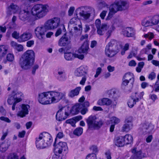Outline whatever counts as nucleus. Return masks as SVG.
I'll use <instances>...</instances> for the list:
<instances>
[{"mask_svg": "<svg viewBox=\"0 0 159 159\" xmlns=\"http://www.w3.org/2000/svg\"><path fill=\"white\" fill-rule=\"evenodd\" d=\"M11 47L16 49L19 52L23 51V47L22 45L18 44L14 41L11 42Z\"/></svg>", "mask_w": 159, "mask_h": 159, "instance_id": "obj_34", "label": "nucleus"}, {"mask_svg": "<svg viewBox=\"0 0 159 159\" xmlns=\"http://www.w3.org/2000/svg\"><path fill=\"white\" fill-rule=\"evenodd\" d=\"M115 143L116 145L119 147H121L125 144L123 137L122 136L117 137L115 140Z\"/></svg>", "mask_w": 159, "mask_h": 159, "instance_id": "obj_32", "label": "nucleus"}, {"mask_svg": "<svg viewBox=\"0 0 159 159\" xmlns=\"http://www.w3.org/2000/svg\"><path fill=\"white\" fill-rule=\"evenodd\" d=\"M0 119L2 120L5 121L7 123H10L11 121L8 118L4 116L1 117H0Z\"/></svg>", "mask_w": 159, "mask_h": 159, "instance_id": "obj_63", "label": "nucleus"}, {"mask_svg": "<svg viewBox=\"0 0 159 159\" xmlns=\"http://www.w3.org/2000/svg\"><path fill=\"white\" fill-rule=\"evenodd\" d=\"M70 40L66 35L63 36L59 39L58 45L61 47L65 46L70 43Z\"/></svg>", "mask_w": 159, "mask_h": 159, "instance_id": "obj_25", "label": "nucleus"}, {"mask_svg": "<svg viewBox=\"0 0 159 159\" xmlns=\"http://www.w3.org/2000/svg\"><path fill=\"white\" fill-rule=\"evenodd\" d=\"M12 36L13 38L17 39L19 42V37H20V34L16 31H14L12 34Z\"/></svg>", "mask_w": 159, "mask_h": 159, "instance_id": "obj_54", "label": "nucleus"}, {"mask_svg": "<svg viewBox=\"0 0 159 159\" xmlns=\"http://www.w3.org/2000/svg\"><path fill=\"white\" fill-rule=\"evenodd\" d=\"M64 57L65 59L67 61H72L75 58L82 60L84 58V55L78 54L76 53H72L71 52H65Z\"/></svg>", "mask_w": 159, "mask_h": 159, "instance_id": "obj_14", "label": "nucleus"}, {"mask_svg": "<svg viewBox=\"0 0 159 159\" xmlns=\"http://www.w3.org/2000/svg\"><path fill=\"white\" fill-rule=\"evenodd\" d=\"M111 94H113V95L115 97V98H116L118 97V91H117L115 89V90H114V89H112V90L111 91Z\"/></svg>", "mask_w": 159, "mask_h": 159, "instance_id": "obj_64", "label": "nucleus"}, {"mask_svg": "<svg viewBox=\"0 0 159 159\" xmlns=\"http://www.w3.org/2000/svg\"><path fill=\"white\" fill-rule=\"evenodd\" d=\"M21 110L18 111L17 115L21 117H23L29 113L28 109L30 108L29 105L22 104L20 106Z\"/></svg>", "mask_w": 159, "mask_h": 159, "instance_id": "obj_16", "label": "nucleus"}, {"mask_svg": "<svg viewBox=\"0 0 159 159\" xmlns=\"http://www.w3.org/2000/svg\"><path fill=\"white\" fill-rule=\"evenodd\" d=\"M38 101L39 103L42 104H51V102L49 91L39 94Z\"/></svg>", "mask_w": 159, "mask_h": 159, "instance_id": "obj_9", "label": "nucleus"}, {"mask_svg": "<svg viewBox=\"0 0 159 159\" xmlns=\"http://www.w3.org/2000/svg\"><path fill=\"white\" fill-rule=\"evenodd\" d=\"M95 13V10L93 8H90V10L88 12L82 11L80 13V16L83 17L85 19H88L90 16V14L94 15Z\"/></svg>", "mask_w": 159, "mask_h": 159, "instance_id": "obj_22", "label": "nucleus"}, {"mask_svg": "<svg viewBox=\"0 0 159 159\" xmlns=\"http://www.w3.org/2000/svg\"><path fill=\"white\" fill-rule=\"evenodd\" d=\"M80 110L79 105H75L73 107L71 111V113L73 115H76L78 113Z\"/></svg>", "mask_w": 159, "mask_h": 159, "instance_id": "obj_43", "label": "nucleus"}, {"mask_svg": "<svg viewBox=\"0 0 159 159\" xmlns=\"http://www.w3.org/2000/svg\"><path fill=\"white\" fill-rule=\"evenodd\" d=\"M133 125L125 123L122 127V131L126 132H129L133 128Z\"/></svg>", "mask_w": 159, "mask_h": 159, "instance_id": "obj_38", "label": "nucleus"}, {"mask_svg": "<svg viewBox=\"0 0 159 159\" xmlns=\"http://www.w3.org/2000/svg\"><path fill=\"white\" fill-rule=\"evenodd\" d=\"M88 128L93 130L98 129L100 128L103 124L102 120H98L95 116L91 115L86 120Z\"/></svg>", "mask_w": 159, "mask_h": 159, "instance_id": "obj_5", "label": "nucleus"}, {"mask_svg": "<svg viewBox=\"0 0 159 159\" xmlns=\"http://www.w3.org/2000/svg\"><path fill=\"white\" fill-rule=\"evenodd\" d=\"M35 53L32 50H28L22 56L19 61V65L21 68L27 70L30 68L34 61Z\"/></svg>", "mask_w": 159, "mask_h": 159, "instance_id": "obj_1", "label": "nucleus"}, {"mask_svg": "<svg viewBox=\"0 0 159 159\" xmlns=\"http://www.w3.org/2000/svg\"><path fill=\"white\" fill-rule=\"evenodd\" d=\"M75 9V8L74 7H70V8L68 11L69 16H71L73 15Z\"/></svg>", "mask_w": 159, "mask_h": 159, "instance_id": "obj_58", "label": "nucleus"}, {"mask_svg": "<svg viewBox=\"0 0 159 159\" xmlns=\"http://www.w3.org/2000/svg\"><path fill=\"white\" fill-rule=\"evenodd\" d=\"M137 102L132 97L129 98L127 104L128 107L130 108L133 107Z\"/></svg>", "mask_w": 159, "mask_h": 159, "instance_id": "obj_46", "label": "nucleus"}, {"mask_svg": "<svg viewBox=\"0 0 159 159\" xmlns=\"http://www.w3.org/2000/svg\"><path fill=\"white\" fill-rule=\"evenodd\" d=\"M115 14V12L109 9V12L107 17L106 18V20H110Z\"/></svg>", "mask_w": 159, "mask_h": 159, "instance_id": "obj_53", "label": "nucleus"}, {"mask_svg": "<svg viewBox=\"0 0 159 159\" xmlns=\"http://www.w3.org/2000/svg\"><path fill=\"white\" fill-rule=\"evenodd\" d=\"M86 159H97L96 154L94 153L89 154L86 157Z\"/></svg>", "mask_w": 159, "mask_h": 159, "instance_id": "obj_55", "label": "nucleus"}, {"mask_svg": "<svg viewBox=\"0 0 159 159\" xmlns=\"http://www.w3.org/2000/svg\"><path fill=\"white\" fill-rule=\"evenodd\" d=\"M134 81V76L132 74L130 73H126L122 78V85L126 86L129 83L130 90L133 86Z\"/></svg>", "mask_w": 159, "mask_h": 159, "instance_id": "obj_7", "label": "nucleus"}, {"mask_svg": "<svg viewBox=\"0 0 159 159\" xmlns=\"http://www.w3.org/2000/svg\"><path fill=\"white\" fill-rule=\"evenodd\" d=\"M142 24L145 27L152 25L151 20H147L146 19H144L143 20Z\"/></svg>", "mask_w": 159, "mask_h": 159, "instance_id": "obj_45", "label": "nucleus"}, {"mask_svg": "<svg viewBox=\"0 0 159 159\" xmlns=\"http://www.w3.org/2000/svg\"><path fill=\"white\" fill-rule=\"evenodd\" d=\"M16 101V99L14 98L13 94H12L11 95L9 96L7 102L8 104L9 105H12L13 103H14Z\"/></svg>", "mask_w": 159, "mask_h": 159, "instance_id": "obj_48", "label": "nucleus"}, {"mask_svg": "<svg viewBox=\"0 0 159 159\" xmlns=\"http://www.w3.org/2000/svg\"><path fill=\"white\" fill-rule=\"evenodd\" d=\"M110 121L111 124L113 123V124L115 125L119 123L120 121V120L118 118L113 116L111 118Z\"/></svg>", "mask_w": 159, "mask_h": 159, "instance_id": "obj_50", "label": "nucleus"}, {"mask_svg": "<svg viewBox=\"0 0 159 159\" xmlns=\"http://www.w3.org/2000/svg\"><path fill=\"white\" fill-rule=\"evenodd\" d=\"M83 129L81 127H78L76 128L73 131L74 135L79 136L81 135L83 133Z\"/></svg>", "mask_w": 159, "mask_h": 159, "instance_id": "obj_44", "label": "nucleus"}, {"mask_svg": "<svg viewBox=\"0 0 159 159\" xmlns=\"http://www.w3.org/2000/svg\"><path fill=\"white\" fill-rule=\"evenodd\" d=\"M49 10V6L47 4H37L32 8L31 13L33 16L40 19L47 14Z\"/></svg>", "mask_w": 159, "mask_h": 159, "instance_id": "obj_3", "label": "nucleus"}, {"mask_svg": "<svg viewBox=\"0 0 159 159\" xmlns=\"http://www.w3.org/2000/svg\"><path fill=\"white\" fill-rule=\"evenodd\" d=\"M111 103V100L107 98L100 99L97 102L98 105L100 106H109Z\"/></svg>", "mask_w": 159, "mask_h": 159, "instance_id": "obj_28", "label": "nucleus"}, {"mask_svg": "<svg viewBox=\"0 0 159 159\" xmlns=\"http://www.w3.org/2000/svg\"><path fill=\"white\" fill-rule=\"evenodd\" d=\"M56 77L59 80H65L66 79V76L65 70L62 69H58L57 70Z\"/></svg>", "mask_w": 159, "mask_h": 159, "instance_id": "obj_19", "label": "nucleus"}, {"mask_svg": "<svg viewBox=\"0 0 159 159\" xmlns=\"http://www.w3.org/2000/svg\"><path fill=\"white\" fill-rule=\"evenodd\" d=\"M60 22V18L55 17L48 20L44 24L48 30H54L58 26Z\"/></svg>", "mask_w": 159, "mask_h": 159, "instance_id": "obj_8", "label": "nucleus"}, {"mask_svg": "<svg viewBox=\"0 0 159 159\" xmlns=\"http://www.w3.org/2000/svg\"><path fill=\"white\" fill-rule=\"evenodd\" d=\"M108 6V5L103 0H101L98 2V7L100 9H102Z\"/></svg>", "mask_w": 159, "mask_h": 159, "instance_id": "obj_49", "label": "nucleus"}, {"mask_svg": "<svg viewBox=\"0 0 159 159\" xmlns=\"http://www.w3.org/2000/svg\"><path fill=\"white\" fill-rule=\"evenodd\" d=\"M72 27L73 28L74 31L75 33H79L80 34L82 31L83 28L82 24L79 25H78Z\"/></svg>", "mask_w": 159, "mask_h": 159, "instance_id": "obj_47", "label": "nucleus"}, {"mask_svg": "<svg viewBox=\"0 0 159 159\" xmlns=\"http://www.w3.org/2000/svg\"><path fill=\"white\" fill-rule=\"evenodd\" d=\"M90 149L93 152V153L95 154V153H97L98 152V148L96 146H92L90 148Z\"/></svg>", "mask_w": 159, "mask_h": 159, "instance_id": "obj_61", "label": "nucleus"}, {"mask_svg": "<svg viewBox=\"0 0 159 159\" xmlns=\"http://www.w3.org/2000/svg\"><path fill=\"white\" fill-rule=\"evenodd\" d=\"M151 21L152 25H157L159 26V15H157L153 16Z\"/></svg>", "mask_w": 159, "mask_h": 159, "instance_id": "obj_39", "label": "nucleus"}, {"mask_svg": "<svg viewBox=\"0 0 159 159\" xmlns=\"http://www.w3.org/2000/svg\"><path fill=\"white\" fill-rule=\"evenodd\" d=\"M156 77V74L154 72H152L149 74L148 78L151 80L154 79Z\"/></svg>", "mask_w": 159, "mask_h": 159, "instance_id": "obj_60", "label": "nucleus"}, {"mask_svg": "<svg viewBox=\"0 0 159 159\" xmlns=\"http://www.w3.org/2000/svg\"><path fill=\"white\" fill-rule=\"evenodd\" d=\"M30 16V12L27 9L21 10L19 13V18L24 21L29 20Z\"/></svg>", "mask_w": 159, "mask_h": 159, "instance_id": "obj_15", "label": "nucleus"}, {"mask_svg": "<svg viewBox=\"0 0 159 159\" xmlns=\"http://www.w3.org/2000/svg\"><path fill=\"white\" fill-rule=\"evenodd\" d=\"M131 151L133 153L132 157L133 159H141L144 157L143 154L142 153L141 151H137L136 148H134Z\"/></svg>", "mask_w": 159, "mask_h": 159, "instance_id": "obj_24", "label": "nucleus"}, {"mask_svg": "<svg viewBox=\"0 0 159 159\" xmlns=\"http://www.w3.org/2000/svg\"><path fill=\"white\" fill-rule=\"evenodd\" d=\"M52 141L51 135L47 132H43L39 134L38 138L36 139V146L39 149L43 148L50 145Z\"/></svg>", "mask_w": 159, "mask_h": 159, "instance_id": "obj_2", "label": "nucleus"}, {"mask_svg": "<svg viewBox=\"0 0 159 159\" xmlns=\"http://www.w3.org/2000/svg\"><path fill=\"white\" fill-rule=\"evenodd\" d=\"M11 142L9 140H6L0 144V151L2 152H6L10 146Z\"/></svg>", "mask_w": 159, "mask_h": 159, "instance_id": "obj_27", "label": "nucleus"}, {"mask_svg": "<svg viewBox=\"0 0 159 159\" xmlns=\"http://www.w3.org/2000/svg\"><path fill=\"white\" fill-rule=\"evenodd\" d=\"M48 30L44 24L43 26L37 27L34 31L37 37L39 39H42L44 38L45 33Z\"/></svg>", "mask_w": 159, "mask_h": 159, "instance_id": "obj_11", "label": "nucleus"}, {"mask_svg": "<svg viewBox=\"0 0 159 159\" xmlns=\"http://www.w3.org/2000/svg\"><path fill=\"white\" fill-rule=\"evenodd\" d=\"M81 89V87H78L75 89L71 90L68 93V96L70 98H72L78 95L79 94Z\"/></svg>", "mask_w": 159, "mask_h": 159, "instance_id": "obj_31", "label": "nucleus"}, {"mask_svg": "<svg viewBox=\"0 0 159 159\" xmlns=\"http://www.w3.org/2000/svg\"><path fill=\"white\" fill-rule=\"evenodd\" d=\"M19 10V7L16 5L11 3L8 7L7 14L8 15H11L12 13H16Z\"/></svg>", "mask_w": 159, "mask_h": 159, "instance_id": "obj_23", "label": "nucleus"}, {"mask_svg": "<svg viewBox=\"0 0 159 159\" xmlns=\"http://www.w3.org/2000/svg\"><path fill=\"white\" fill-rule=\"evenodd\" d=\"M68 114L64 107L60 108L57 112L56 115L57 120L62 121L65 120L68 116Z\"/></svg>", "mask_w": 159, "mask_h": 159, "instance_id": "obj_13", "label": "nucleus"}, {"mask_svg": "<svg viewBox=\"0 0 159 159\" xmlns=\"http://www.w3.org/2000/svg\"><path fill=\"white\" fill-rule=\"evenodd\" d=\"M66 122L67 124H70L73 127L75 126L76 121L73 118L66 120Z\"/></svg>", "mask_w": 159, "mask_h": 159, "instance_id": "obj_52", "label": "nucleus"}, {"mask_svg": "<svg viewBox=\"0 0 159 159\" xmlns=\"http://www.w3.org/2000/svg\"><path fill=\"white\" fill-rule=\"evenodd\" d=\"M143 92L138 93L135 92L132 94L131 96L137 102H138L140 99H141L144 95Z\"/></svg>", "mask_w": 159, "mask_h": 159, "instance_id": "obj_33", "label": "nucleus"}, {"mask_svg": "<svg viewBox=\"0 0 159 159\" xmlns=\"http://www.w3.org/2000/svg\"><path fill=\"white\" fill-rule=\"evenodd\" d=\"M95 24L97 29V33L101 35L103 34V32L108 28L109 26L104 24L101 25V21L100 19H97L95 21Z\"/></svg>", "mask_w": 159, "mask_h": 159, "instance_id": "obj_12", "label": "nucleus"}, {"mask_svg": "<svg viewBox=\"0 0 159 159\" xmlns=\"http://www.w3.org/2000/svg\"><path fill=\"white\" fill-rule=\"evenodd\" d=\"M34 44V41L33 40H30L26 43V46L27 47H30L33 46Z\"/></svg>", "mask_w": 159, "mask_h": 159, "instance_id": "obj_62", "label": "nucleus"}, {"mask_svg": "<svg viewBox=\"0 0 159 159\" xmlns=\"http://www.w3.org/2000/svg\"><path fill=\"white\" fill-rule=\"evenodd\" d=\"M107 13V11L103 10L100 13V16L102 19H104Z\"/></svg>", "mask_w": 159, "mask_h": 159, "instance_id": "obj_57", "label": "nucleus"}, {"mask_svg": "<svg viewBox=\"0 0 159 159\" xmlns=\"http://www.w3.org/2000/svg\"><path fill=\"white\" fill-rule=\"evenodd\" d=\"M32 38V34L28 32H25L20 36L19 42L20 43L28 41Z\"/></svg>", "mask_w": 159, "mask_h": 159, "instance_id": "obj_20", "label": "nucleus"}, {"mask_svg": "<svg viewBox=\"0 0 159 159\" xmlns=\"http://www.w3.org/2000/svg\"><path fill=\"white\" fill-rule=\"evenodd\" d=\"M89 49V41H86L83 43L79 49L78 52L79 53L87 54Z\"/></svg>", "mask_w": 159, "mask_h": 159, "instance_id": "obj_21", "label": "nucleus"}, {"mask_svg": "<svg viewBox=\"0 0 159 159\" xmlns=\"http://www.w3.org/2000/svg\"><path fill=\"white\" fill-rule=\"evenodd\" d=\"M133 118L132 117L129 116L126 118L125 121V123L129 124H131L133 125Z\"/></svg>", "mask_w": 159, "mask_h": 159, "instance_id": "obj_56", "label": "nucleus"}, {"mask_svg": "<svg viewBox=\"0 0 159 159\" xmlns=\"http://www.w3.org/2000/svg\"><path fill=\"white\" fill-rule=\"evenodd\" d=\"M55 141L53 145L54 147V151L56 152H58L59 154L62 152L66 153L68 151V147L66 142H59L57 145L55 144Z\"/></svg>", "mask_w": 159, "mask_h": 159, "instance_id": "obj_10", "label": "nucleus"}, {"mask_svg": "<svg viewBox=\"0 0 159 159\" xmlns=\"http://www.w3.org/2000/svg\"><path fill=\"white\" fill-rule=\"evenodd\" d=\"M87 71V66H81L76 70L75 74L77 76H82L86 74Z\"/></svg>", "mask_w": 159, "mask_h": 159, "instance_id": "obj_18", "label": "nucleus"}, {"mask_svg": "<svg viewBox=\"0 0 159 159\" xmlns=\"http://www.w3.org/2000/svg\"><path fill=\"white\" fill-rule=\"evenodd\" d=\"M7 60H3V62L5 63H7V61L9 62H12L14 60V57L13 54L11 53H8L6 56Z\"/></svg>", "mask_w": 159, "mask_h": 159, "instance_id": "obj_40", "label": "nucleus"}, {"mask_svg": "<svg viewBox=\"0 0 159 159\" xmlns=\"http://www.w3.org/2000/svg\"><path fill=\"white\" fill-rule=\"evenodd\" d=\"M144 38H148L149 40H151L154 38V34L153 33L149 32L147 34L144 35Z\"/></svg>", "mask_w": 159, "mask_h": 159, "instance_id": "obj_51", "label": "nucleus"}, {"mask_svg": "<svg viewBox=\"0 0 159 159\" xmlns=\"http://www.w3.org/2000/svg\"><path fill=\"white\" fill-rule=\"evenodd\" d=\"M119 51V48L117 41L112 39L106 45L105 53L106 56L112 57L116 55Z\"/></svg>", "mask_w": 159, "mask_h": 159, "instance_id": "obj_4", "label": "nucleus"}, {"mask_svg": "<svg viewBox=\"0 0 159 159\" xmlns=\"http://www.w3.org/2000/svg\"><path fill=\"white\" fill-rule=\"evenodd\" d=\"M49 93L51 104L57 103L65 98L66 93L65 92L52 91H49Z\"/></svg>", "mask_w": 159, "mask_h": 159, "instance_id": "obj_6", "label": "nucleus"}, {"mask_svg": "<svg viewBox=\"0 0 159 159\" xmlns=\"http://www.w3.org/2000/svg\"><path fill=\"white\" fill-rule=\"evenodd\" d=\"M109 9L115 12V13L118 11H120L119 7V5H118V2H116V3L112 4L111 6Z\"/></svg>", "mask_w": 159, "mask_h": 159, "instance_id": "obj_41", "label": "nucleus"}, {"mask_svg": "<svg viewBox=\"0 0 159 159\" xmlns=\"http://www.w3.org/2000/svg\"><path fill=\"white\" fill-rule=\"evenodd\" d=\"M122 33L125 36L130 37L133 36L134 33L133 29L130 27H127L123 30Z\"/></svg>", "mask_w": 159, "mask_h": 159, "instance_id": "obj_26", "label": "nucleus"}, {"mask_svg": "<svg viewBox=\"0 0 159 159\" xmlns=\"http://www.w3.org/2000/svg\"><path fill=\"white\" fill-rule=\"evenodd\" d=\"M7 159H19V157L16 153H11L8 156ZM20 159H26V158L24 156H23L20 158Z\"/></svg>", "mask_w": 159, "mask_h": 159, "instance_id": "obj_42", "label": "nucleus"}, {"mask_svg": "<svg viewBox=\"0 0 159 159\" xmlns=\"http://www.w3.org/2000/svg\"><path fill=\"white\" fill-rule=\"evenodd\" d=\"M154 126L151 123L147 122L143 124L141 128L143 134L151 132L154 129Z\"/></svg>", "mask_w": 159, "mask_h": 159, "instance_id": "obj_17", "label": "nucleus"}, {"mask_svg": "<svg viewBox=\"0 0 159 159\" xmlns=\"http://www.w3.org/2000/svg\"><path fill=\"white\" fill-rule=\"evenodd\" d=\"M80 20L77 18L74 17L71 19L68 24V27H73L78 25L81 24Z\"/></svg>", "mask_w": 159, "mask_h": 159, "instance_id": "obj_30", "label": "nucleus"}, {"mask_svg": "<svg viewBox=\"0 0 159 159\" xmlns=\"http://www.w3.org/2000/svg\"><path fill=\"white\" fill-rule=\"evenodd\" d=\"M123 137L125 144H130L132 142L133 138L131 135L127 134Z\"/></svg>", "mask_w": 159, "mask_h": 159, "instance_id": "obj_36", "label": "nucleus"}, {"mask_svg": "<svg viewBox=\"0 0 159 159\" xmlns=\"http://www.w3.org/2000/svg\"><path fill=\"white\" fill-rule=\"evenodd\" d=\"M12 94L17 102H19L21 101L24 97V95L21 92H17L15 94H13V93Z\"/></svg>", "mask_w": 159, "mask_h": 159, "instance_id": "obj_37", "label": "nucleus"}, {"mask_svg": "<svg viewBox=\"0 0 159 159\" xmlns=\"http://www.w3.org/2000/svg\"><path fill=\"white\" fill-rule=\"evenodd\" d=\"M102 68L100 67H98L97 68V69L96 70V73L95 75H94V77L95 78H97L98 76L100 74L102 71Z\"/></svg>", "mask_w": 159, "mask_h": 159, "instance_id": "obj_59", "label": "nucleus"}, {"mask_svg": "<svg viewBox=\"0 0 159 159\" xmlns=\"http://www.w3.org/2000/svg\"><path fill=\"white\" fill-rule=\"evenodd\" d=\"M120 11L125 10L129 8V6L127 3L124 1L118 2Z\"/></svg>", "mask_w": 159, "mask_h": 159, "instance_id": "obj_35", "label": "nucleus"}, {"mask_svg": "<svg viewBox=\"0 0 159 159\" xmlns=\"http://www.w3.org/2000/svg\"><path fill=\"white\" fill-rule=\"evenodd\" d=\"M8 46L7 45L0 46V59H2L7 54L8 50Z\"/></svg>", "mask_w": 159, "mask_h": 159, "instance_id": "obj_29", "label": "nucleus"}]
</instances>
